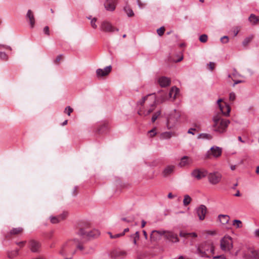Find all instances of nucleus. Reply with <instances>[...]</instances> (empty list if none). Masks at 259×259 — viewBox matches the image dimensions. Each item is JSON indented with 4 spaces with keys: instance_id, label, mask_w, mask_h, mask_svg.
Wrapping results in <instances>:
<instances>
[{
    "instance_id": "33",
    "label": "nucleus",
    "mask_w": 259,
    "mask_h": 259,
    "mask_svg": "<svg viewBox=\"0 0 259 259\" xmlns=\"http://www.w3.org/2000/svg\"><path fill=\"white\" fill-rule=\"evenodd\" d=\"M253 38V35H250L246 37L242 41V45L244 47H246L251 42Z\"/></svg>"
},
{
    "instance_id": "61",
    "label": "nucleus",
    "mask_w": 259,
    "mask_h": 259,
    "mask_svg": "<svg viewBox=\"0 0 259 259\" xmlns=\"http://www.w3.org/2000/svg\"><path fill=\"white\" fill-rule=\"evenodd\" d=\"M168 198L169 199L173 198L174 197V196L172 195L171 193H169L167 196Z\"/></svg>"
},
{
    "instance_id": "29",
    "label": "nucleus",
    "mask_w": 259,
    "mask_h": 259,
    "mask_svg": "<svg viewBox=\"0 0 259 259\" xmlns=\"http://www.w3.org/2000/svg\"><path fill=\"white\" fill-rule=\"evenodd\" d=\"M124 11L128 16V17H133L134 16V13L133 12L131 8L128 5H126L124 7Z\"/></svg>"
},
{
    "instance_id": "17",
    "label": "nucleus",
    "mask_w": 259,
    "mask_h": 259,
    "mask_svg": "<svg viewBox=\"0 0 259 259\" xmlns=\"http://www.w3.org/2000/svg\"><path fill=\"white\" fill-rule=\"evenodd\" d=\"M193 162V159L187 156L182 157L179 163V166L181 167L188 166Z\"/></svg>"
},
{
    "instance_id": "51",
    "label": "nucleus",
    "mask_w": 259,
    "mask_h": 259,
    "mask_svg": "<svg viewBox=\"0 0 259 259\" xmlns=\"http://www.w3.org/2000/svg\"><path fill=\"white\" fill-rule=\"evenodd\" d=\"M221 41L224 44L227 43L229 41V38L227 36H224L221 38Z\"/></svg>"
},
{
    "instance_id": "14",
    "label": "nucleus",
    "mask_w": 259,
    "mask_h": 259,
    "mask_svg": "<svg viewBox=\"0 0 259 259\" xmlns=\"http://www.w3.org/2000/svg\"><path fill=\"white\" fill-rule=\"evenodd\" d=\"M23 229L21 227L13 228L6 235V238H7L8 239H10L14 236L21 235L23 233Z\"/></svg>"
},
{
    "instance_id": "4",
    "label": "nucleus",
    "mask_w": 259,
    "mask_h": 259,
    "mask_svg": "<svg viewBox=\"0 0 259 259\" xmlns=\"http://www.w3.org/2000/svg\"><path fill=\"white\" fill-rule=\"evenodd\" d=\"M90 224L89 223H82L80 225L79 234L83 237H97L99 236L100 232L98 230H89Z\"/></svg>"
},
{
    "instance_id": "6",
    "label": "nucleus",
    "mask_w": 259,
    "mask_h": 259,
    "mask_svg": "<svg viewBox=\"0 0 259 259\" xmlns=\"http://www.w3.org/2000/svg\"><path fill=\"white\" fill-rule=\"evenodd\" d=\"M222 153V149L221 148L217 146H213L205 154L204 159L218 158L221 156Z\"/></svg>"
},
{
    "instance_id": "60",
    "label": "nucleus",
    "mask_w": 259,
    "mask_h": 259,
    "mask_svg": "<svg viewBox=\"0 0 259 259\" xmlns=\"http://www.w3.org/2000/svg\"><path fill=\"white\" fill-rule=\"evenodd\" d=\"M161 102H163L165 100V97L164 95H161L160 98Z\"/></svg>"
},
{
    "instance_id": "11",
    "label": "nucleus",
    "mask_w": 259,
    "mask_h": 259,
    "mask_svg": "<svg viewBox=\"0 0 259 259\" xmlns=\"http://www.w3.org/2000/svg\"><path fill=\"white\" fill-rule=\"evenodd\" d=\"M30 250L33 252H39L40 251L41 244L39 241L34 239H30L28 242Z\"/></svg>"
},
{
    "instance_id": "21",
    "label": "nucleus",
    "mask_w": 259,
    "mask_h": 259,
    "mask_svg": "<svg viewBox=\"0 0 259 259\" xmlns=\"http://www.w3.org/2000/svg\"><path fill=\"white\" fill-rule=\"evenodd\" d=\"M175 169V166L173 165H169L166 166L162 171V175L164 177H167L171 175Z\"/></svg>"
},
{
    "instance_id": "10",
    "label": "nucleus",
    "mask_w": 259,
    "mask_h": 259,
    "mask_svg": "<svg viewBox=\"0 0 259 259\" xmlns=\"http://www.w3.org/2000/svg\"><path fill=\"white\" fill-rule=\"evenodd\" d=\"M100 30L104 32H113L114 31H118V28L114 27L110 22L106 21L101 23Z\"/></svg>"
},
{
    "instance_id": "30",
    "label": "nucleus",
    "mask_w": 259,
    "mask_h": 259,
    "mask_svg": "<svg viewBox=\"0 0 259 259\" xmlns=\"http://www.w3.org/2000/svg\"><path fill=\"white\" fill-rule=\"evenodd\" d=\"M180 236L185 238L188 237H192V238H196L197 237V234L196 233H183L181 232L180 233Z\"/></svg>"
},
{
    "instance_id": "48",
    "label": "nucleus",
    "mask_w": 259,
    "mask_h": 259,
    "mask_svg": "<svg viewBox=\"0 0 259 259\" xmlns=\"http://www.w3.org/2000/svg\"><path fill=\"white\" fill-rule=\"evenodd\" d=\"M236 99V95L234 93H231L229 95V101L233 102Z\"/></svg>"
},
{
    "instance_id": "9",
    "label": "nucleus",
    "mask_w": 259,
    "mask_h": 259,
    "mask_svg": "<svg viewBox=\"0 0 259 259\" xmlns=\"http://www.w3.org/2000/svg\"><path fill=\"white\" fill-rule=\"evenodd\" d=\"M179 113H177L176 111L174 112V114H171L167 118L166 127L167 129L170 130L172 128L175 124L177 119L179 117Z\"/></svg>"
},
{
    "instance_id": "64",
    "label": "nucleus",
    "mask_w": 259,
    "mask_h": 259,
    "mask_svg": "<svg viewBox=\"0 0 259 259\" xmlns=\"http://www.w3.org/2000/svg\"><path fill=\"white\" fill-rule=\"evenodd\" d=\"M255 172L257 174H259V166H257Z\"/></svg>"
},
{
    "instance_id": "32",
    "label": "nucleus",
    "mask_w": 259,
    "mask_h": 259,
    "mask_svg": "<svg viewBox=\"0 0 259 259\" xmlns=\"http://www.w3.org/2000/svg\"><path fill=\"white\" fill-rule=\"evenodd\" d=\"M131 238L133 239V243L135 245L137 244V241L140 238V233L139 232H136L134 234L131 236Z\"/></svg>"
},
{
    "instance_id": "62",
    "label": "nucleus",
    "mask_w": 259,
    "mask_h": 259,
    "mask_svg": "<svg viewBox=\"0 0 259 259\" xmlns=\"http://www.w3.org/2000/svg\"><path fill=\"white\" fill-rule=\"evenodd\" d=\"M146 224V222L144 220H142V225H141L142 228H144Z\"/></svg>"
},
{
    "instance_id": "53",
    "label": "nucleus",
    "mask_w": 259,
    "mask_h": 259,
    "mask_svg": "<svg viewBox=\"0 0 259 259\" xmlns=\"http://www.w3.org/2000/svg\"><path fill=\"white\" fill-rule=\"evenodd\" d=\"M44 32L47 35H50L49 28L48 26L45 27V28H44Z\"/></svg>"
},
{
    "instance_id": "19",
    "label": "nucleus",
    "mask_w": 259,
    "mask_h": 259,
    "mask_svg": "<svg viewBox=\"0 0 259 259\" xmlns=\"http://www.w3.org/2000/svg\"><path fill=\"white\" fill-rule=\"evenodd\" d=\"M118 0H106L104 7L106 10L113 11L116 8Z\"/></svg>"
},
{
    "instance_id": "37",
    "label": "nucleus",
    "mask_w": 259,
    "mask_h": 259,
    "mask_svg": "<svg viewBox=\"0 0 259 259\" xmlns=\"http://www.w3.org/2000/svg\"><path fill=\"white\" fill-rule=\"evenodd\" d=\"M19 254V250H16L13 251H12L8 254V257L10 258H13L15 256H17Z\"/></svg>"
},
{
    "instance_id": "3",
    "label": "nucleus",
    "mask_w": 259,
    "mask_h": 259,
    "mask_svg": "<svg viewBox=\"0 0 259 259\" xmlns=\"http://www.w3.org/2000/svg\"><path fill=\"white\" fill-rule=\"evenodd\" d=\"M77 248L83 249L82 245L78 239L69 240L65 242L61 247L59 254L65 257V259H71L75 253Z\"/></svg>"
},
{
    "instance_id": "38",
    "label": "nucleus",
    "mask_w": 259,
    "mask_h": 259,
    "mask_svg": "<svg viewBox=\"0 0 259 259\" xmlns=\"http://www.w3.org/2000/svg\"><path fill=\"white\" fill-rule=\"evenodd\" d=\"M68 212L66 211H63L60 215H58L60 221L64 220L68 217Z\"/></svg>"
},
{
    "instance_id": "55",
    "label": "nucleus",
    "mask_w": 259,
    "mask_h": 259,
    "mask_svg": "<svg viewBox=\"0 0 259 259\" xmlns=\"http://www.w3.org/2000/svg\"><path fill=\"white\" fill-rule=\"evenodd\" d=\"M213 259H226L223 255H219L213 257Z\"/></svg>"
},
{
    "instance_id": "49",
    "label": "nucleus",
    "mask_w": 259,
    "mask_h": 259,
    "mask_svg": "<svg viewBox=\"0 0 259 259\" xmlns=\"http://www.w3.org/2000/svg\"><path fill=\"white\" fill-rule=\"evenodd\" d=\"M240 27L239 26H236V27H235L234 28H233V32L234 36H236L238 34V32L240 31Z\"/></svg>"
},
{
    "instance_id": "57",
    "label": "nucleus",
    "mask_w": 259,
    "mask_h": 259,
    "mask_svg": "<svg viewBox=\"0 0 259 259\" xmlns=\"http://www.w3.org/2000/svg\"><path fill=\"white\" fill-rule=\"evenodd\" d=\"M233 81H234V84L233 85V87H235V85L236 84H237L238 83H241V82H242V81H241V80H235V79Z\"/></svg>"
},
{
    "instance_id": "40",
    "label": "nucleus",
    "mask_w": 259,
    "mask_h": 259,
    "mask_svg": "<svg viewBox=\"0 0 259 259\" xmlns=\"http://www.w3.org/2000/svg\"><path fill=\"white\" fill-rule=\"evenodd\" d=\"M156 130L157 128L154 127L153 129L148 132V134L150 138L154 137L157 134Z\"/></svg>"
},
{
    "instance_id": "23",
    "label": "nucleus",
    "mask_w": 259,
    "mask_h": 259,
    "mask_svg": "<svg viewBox=\"0 0 259 259\" xmlns=\"http://www.w3.org/2000/svg\"><path fill=\"white\" fill-rule=\"evenodd\" d=\"M174 136H176V134L174 132H165L161 133L159 137L161 140H167Z\"/></svg>"
},
{
    "instance_id": "54",
    "label": "nucleus",
    "mask_w": 259,
    "mask_h": 259,
    "mask_svg": "<svg viewBox=\"0 0 259 259\" xmlns=\"http://www.w3.org/2000/svg\"><path fill=\"white\" fill-rule=\"evenodd\" d=\"M26 242L25 241H24L17 242L16 244L20 247H23L25 245Z\"/></svg>"
},
{
    "instance_id": "63",
    "label": "nucleus",
    "mask_w": 259,
    "mask_h": 259,
    "mask_svg": "<svg viewBox=\"0 0 259 259\" xmlns=\"http://www.w3.org/2000/svg\"><path fill=\"white\" fill-rule=\"evenodd\" d=\"M121 220L123 221H125V222H130L131 221L130 220H128L126 218H122L121 219Z\"/></svg>"
},
{
    "instance_id": "20",
    "label": "nucleus",
    "mask_w": 259,
    "mask_h": 259,
    "mask_svg": "<svg viewBox=\"0 0 259 259\" xmlns=\"http://www.w3.org/2000/svg\"><path fill=\"white\" fill-rule=\"evenodd\" d=\"M163 236L166 239L172 242H178L179 241L177 235L171 232L164 231Z\"/></svg>"
},
{
    "instance_id": "16",
    "label": "nucleus",
    "mask_w": 259,
    "mask_h": 259,
    "mask_svg": "<svg viewBox=\"0 0 259 259\" xmlns=\"http://www.w3.org/2000/svg\"><path fill=\"white\" fill-rule=\"evenodd\" d=\"M243 259H256L259 258L258 253L254 250L244 252L242 255Z\"/></svg>"
},
{
    "instance_id": "27",
    "label": "nucleus",
    "mask_w": 259,
    "mask_h": 259,
    "mask_svg": "<svg viewBox=\"0 0 259 259\" xmlns=\"http://www.w3.org/2000/svg\"><path fill=\"white\" fill-rule=\"evenodd\" d=\"M248 20L252 25H256L259 23V17L252 14L250 15Z\"/></svg>"
},
{
    "instance_id": "12",
    "label": "nucleus",
    "mask_w": 259,
    "mask_h": 259,
    "mask_svg": "<svg viewBox=\"0 0 259 259\" xmlns=\"http://www.w3.org/2000/svg\"><path fill=\"white\" fill-rule=\"evenodd\" d=\"M209 181L210 183L215 185L219 183L222 178V175L218 172L210 173L208 176Z\"/></svg>"
},
{
    "instance_id": "47",
    "label": "nucleus",
    "mask_w": 259,
    "mask_h": 259,
    "mask_svg": "<svg viewBox=\"0 0 259 259\" xmlns=\"http://www.w3.org/2000/svg\"><path fill=\"white\" fill-rule=\"evenodd\" d=\"M165 31V28L164 27H161L157 30V32L159 35L162 36Z\"/></svg>"
},
{
    "instance_id": "7",
    "label": "nucleus",
    "mask_w": 259,
    "mask_h": 259,
    "mask_svg": "<svg viewBox=\"0 0 259 259\" xmlns=\"http://www.w3.org/2000/svg\"><path fill=\"white\" fill-rule=\"evenodd\" d=\"M221 247L222 250L229 251L233 248L232 238L229 236H225L221 241Z\"/></svg>"
},
{
    "instance_id": "5",
    "label": "nucleus",
    "mask_w": 259,
    "mask_h": 259,
    "mask_svg": "<svg viewBox=\"0 0 259 259\" xmlns=\"http://www.w3.org/2000/svg\"><path fill=\"white\" fill-rule=\"evenodd\" d=\"M197 251L201 256H207L209 253H213L214 246L211 242H205L198 246Z\"/></svg>"
},
{
    "instance_id": "25",
    "label": "nucleus",
    "mask_w": 259,
    "mask_h": 259,
    "mask_svg": "<svg viewBox=\"0 0 259 259\" xmlns=\"http://www.w3.org/2000/svg\"><path fill=\"white\" fill-rule=\"evenodd\" d=\"M26 17L29 22L31 27L33 28L35 24V19L34 15L31 10H29L28 11Z\"/></svg>"
},
{
    "instance_id": "35",
    "label": "nucleus",
    "mask_w": 259,
    "mask_h": 259,
    "mask_svg": "<svg viewBox=\"0 0 259 259\" xmlns=\"http://www.w3.org/2000/svg\"><path fill=\"white\" fill-rule=\"evenodd\" d=\"M161 111L160 110L155 112L152 117V122H154L158 118V117L160 115Z\"/></svg>"
},
{
    "instance_id": "2",
    "label": "nucleus",
    "mask_w": 259,
    "mask_h": 259,
    "mask_svg": "<svg viewBox=\"0 0 259 259\" xmlns=\"http://www.w3.org/2000/svg\"><path fill=\"white\" fill-rule=\"evenodd\" d=\"M157 98L154 94H149L138 102L140 105L138 113L140 116H147L151 114L156 106Z\"/></svg>"
},
{
    "instance_id": "15",
    "label": "nucleus",
    "mask_w": 259,
    "mask_h": 259,
    "mask_svg": "<svg viewBox=\"0 0 259 259\" xmlns=\"http://www.w3.org/2000/svg\"><path fill=\"white\" fill-rule=\"evenodd\" d=\"M164 231L163 230H153L150 234V240L151 241H157L159 240L162 236H163Z\"/></svg>"
},
{
    "instance_id": "31",
    "label": "nucleus",
    "mask_w": 259,
    "mask_h": 259,
    "mask_svg": "<svg viewBox=\"0 0 259 259\" xmlns=\"http://www.w3.org/2000/svg\"><path fill=\"white\" fill-rule=\"evenodd\" d=\"M192 201V198L188 195H185L184 197L183 204L184 206L188 205Z\"/></svg>"
},
{
    "instance_id": "36",
    "label": "nucleus",
    "mask_w": 259,
    "mask_h": 259,
    "mask_svg": "<svg viewBox=\"0 0 259 259\" xmlns=\"http://www.w3.org/2000/svg\"><path fill=\"white\" fill-rule=\"evenodd\" d=\"M50 221L52 224H57L59 223L61 221L59 216L58 217H51Z\"/></svg>"
},
{
    "instance_id": "18",
    "label": "nucleus",
    "mask_w": 259,
    "mask_h": 259,
    "mask_svg": "<svg viewBox=\"0 0 259 259\" xmlns=\"http://www.w3.org/2000/svg\"><path fill=\"white\" fill-rule=\"evenodd\" d=\"M193 177L197 180H200L207 175V171L204 169H196L192 172Z\"/></svg>"
},
{
    "instance_id": "34",
    "label": "nucleus",
    "mask_w": 259,
    "mask_h": 259,
    "mask_svg": "<svg viewBox=\"0 0 259 259\" xmlns=\"http://www.w3.org/2000/svg\"><path fill=\"white\" fill-rule=\"evenodd\" d=\"M233 225L236 228H241L242 227V223L238 220H234L233 222Z\"/></svg>"
},
{
    "instance_id": "22",
    "label": "nucleus",
    "mask_w": 259,
    "mask_h": 259,
    "mask_svg": "<svg viewBox=\"0 0 259 259\" xmlns=\"http://www.w3.org/2000/svg\"><path fill=\"white\" fill-rule=\"evenodd\" d=\"M111 256L115 258H122L126 255V252L123 250H114L111 253Z\"/></svg>"
},
{
    "instance_id": "52",
    "label": "nucleus",
    "mask_w": 259,
    "mask_h": 259,
    "mask_svg": "<svg viewBox=\"0 0 259 259\" xmlns=\"http://www.w3.org/2000/svg\"><path fill=\"white\" fill-rule=\"evenodd\" d=\"M137 1L138 5L140 8H143L146 5L145 3L142 2L141 0H137Z\"/></svg>"
},
{
    "instance_id": "26",
    "label": "nucleus",
    "mask_w": 259,
    "mask_h": 259,
    "mask_svg": "<svg viewBox=\"0 0 259 259\" xmlns=\"http://www.w3.org/2000/svg\"><path fill=\"white\" fill-rule=\"evenodd\" d=\"M179 93V90L176 87H172L169 91V96L170 98L175 100L177 98V95Z\"/></svg>"
},
{
    "instance_id": "41",
    "label": "nucleus",
    "mask_w": 259,
    "mask_h": 259,
    "mask_svg": "<svg viewBox=\"0 0 259 259\" xmlns=\"http://www.w3.org/2000/svg\"><path fill=\"white\" fill-rule=\"evenodd\" d=\"M238 76H240V75L235 70L234 72L231 74H229L228 77L232 79V80H234V79Z\"/></svg>"
},
{
    "instance_id": "24",
    "label": "nucleus",
    "mask_w": 259,
    "mask_h": 259,
    "mask_svg": "<svg viewBox=\"0 0 259 259\" xmlns=\"http://www.w3.org/2000/svg\"><path fill=\"white\" fill-rule=\"evenodd\" d=\"M158 82L161 87H166L170 84V80L166 77H161L158 79Z\"/></svg>"
},
{
    "instance_id": "50",
    "label": "nucleus",
    "mask_w": 259,
    "mask_h": 259,
    "mask_svg": "<svg viewBox=\"0 0 259 259\" xmlns=\"http://www.w3.org/2000/svg\"><path fill=\"white\" fill-rule=\"evenodd\" d=\"M215 64L213 62H210L207 65L208 68L210 70H213L214 69V68H215Z\"/></svg>"
},
{
    "instance_id": "56",
    "label": "nucleus",
    "mask_w": 259,
    "mask_h": 259,
    "mask_svg": "<svg viewBox=\"0 0 259 259\" xmlns=\"http://www.w3.org/2000/svg\"><path fill=\"white\" fill-rule=\"evenodd\" d=\"M195 131V128H190L189 130L188 133L189 134H192V135H194V133H193L194 131Z\"/></svg>"
},
{
    "instance_id": "28",
    "label": "nucleus",
    "mask_w": 259,
    "mask_h": 259,
    "mask_svg": "<svg viewBox=\"0 0 259 259\" xmlns=\"http://www.w3.org/2000/svg\"><path fill=\"white\" fill-rule=\"evenodd\" d=\"M219 219L222 224L225 225L229 222L230 218L229 215L221 214L219 215Z\"/></svg>"
},
{
    "instance_id": "8",
    "label": "nucleus",
    "mask_w": 259,
    "mask_h": 259,
    "mask_svg": "<svg viewBox=\"0 0 259 259\" xmlns=\"http://www.w3.org/2000/svg\"><path fill=\"white\" fill-rule=\"evenodd\" d=\"M196 212L199 220L202 221L205 219L206 215L208 213V211L205 205L201 204L196 208Z\"/></svg>"
},
{
    "instance_id": "46",
    "label": "nucleus",
    "mask_w": 259,
    "mask_h": 259,
    "mask_svg": "<svg viewBox=\"0 0 259 259\" xmlns=\"http://www.w3.org/2000/svg\"><path fill=\"white\" fill-rule=\"evenodd\" d=\"M97 20V19L96 18H94L91 21V26L94 29H96L97 28V25L96 24Z\"/></svg>"
},
{
    "instance_id": "45",
    "label": "nucleus",
    "mask_w": 259,
    "mask_h": 259,
    "mask_svg": "<svg viewBox=\"0 0 259 259\" xmlns=\"http://www.w3.org/2000/svg\"><path fill=\"white\" fill-rule=\"evenodd\" d=\"M63 59V56L62 55H59L57 57L55 60V63L56 64H59Z\"/></svg>"
},
{
    "instance_id": "59",
    "label": "nucleus",
    "mask_w": 259,
    "mask_h": 259,
    "mask_svg": "<svg viewBox=\"0 0 259 259\" xmlns=\"http://www.w3.org/2000/svg\"><path fill=\"white\" fill-rule=\"evenodd\" d=\"M206 233L210 234V235H214L215 234V232L214 231H206Z\"/></svg>"
},
{
    "instance_id": "42",
    "label": "nucleus",
    "mask_w": 259,
    "mask_h": 259,
    "mask_svg": "<svg viewBox=\"0 0 259 259\" xmlns=\"http://www.w3.org/2000/svg\"><path fill=\"white\" fill-rule=\"evenodd\" d=\"M73 111V108L70 106H67L65 108L64 113H66L68 116L70 115V114Z\"/></svg>"
},
{
    "instance_id": "39",
    "label": "nucleus",
    "mask_w": 259,
    "mask_h": 259,
    "mask_svg": "<svg viewBox=\"0 0 259 259\" xmlns=\"http://www.w3.org/2000/svg\"><path fill=\"white\" fill-rule=\"evenodd\" d=\"M199 137L204 139L210 140L212 138V136L208 134H202L200 135Z\"/></svg>"
},
{
    "instance_id": "44",
    "label": "nucleus",
    "mask_w": 259,
    "mask_h": 259,
    "mask_svg": "<svg viewBox=\"0 0 259 259\" xmlns=\"http://www.w3.org/2000/svg\"><path fill=\"white\" fill-rule=\"evenodd\" d=\"M207 35L206 34H202L199 37V40L202 42H206L207 40Z\"/></svg>"
},
{
    "instance_id": "1",
    "label": "nucleus",
    "mask_w": 259,
    "mask_h": 259,
    "mask_svg": "<svg viewBox=\"0 0 259 259\" xmlns=\"http://www.w3.org/2000/svg\"><path fill=\"white\" fill-rule=\"evenodd\" d=\"M217 103L221 113L218 112L213 116L212 128L214 132L222 134L226 132L230 123V121L223 118L222 115L229 116L231 108L222 99H219Z\"/></svg>"
},
{
    "instance_id": "43",
    "label": "nucleus",
    "mask_w": 259,
    "mask_h": 259,
    "mask_svg": "<svg viewBox=\"0 0 259 259\" xmlns=\"http://www.w3.org/2000/svg\"><path fill=\"white\" fill-rule=\"evenodd\" d=\"M108 234H109L110 237L111 239H115L123 236L124 235V233L117 234L115 235H112V234L110 232H109Z\"/></svg>"
},
{
    "instance_id": "13",
    "label": "nucleus",
    "mask_w": 259,
    "mask_h": 259,
    "mask_svg": "<svg viewBox=\"0 0 259 259\" xmlns=\"http://www.w3.org/2000/svg\"><path fill=\"white\" fill-rule=\"evenodd\" d=\"M111 70V66H107L104 69H98L96 70L97 76L98 78L106 77L110 73Z\"/></svg>"
},
{
    "instance_id": "58",
    "label": "nucleus",
    "mask_w": 259,
    "mask_h": 259,
    "mask_svg": "<svg viewBox=\"0 0 259 259\" xmlns=\"http://www.w3.org/2000/svg\"><path fill=\"white\" fill-rule=\"evenodd\" d=\"M143 235H144V236L145 238L146 239H147V238H148V235H147V233L146 232V231L143 230Z\"/></svg>"
}]
</instances>
